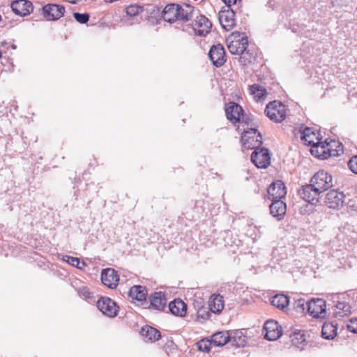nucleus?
<instances>
[{
    "label": "nucleus",
    "instance_id": "nucleus-1",
    "mask_svg": "<svg viewBox=\"0 0 357 357\" xmlns=\"http://www.w3.org/2000/svg\"><path fill=\"white\" fill-rule=\"evenodd\" d=\"M243 146L247 149H255L251 155V161L258 168H267L271 163V154L266 148H260L262 135L256 128H250L241 136Z\"/></svg>",
    "mask_w": 357,
    "mask_h": 357
},
{
    "label": "nucleus",
    "instance_id": "nucleus-2",
    "mask_svg": "<svg viewBox=\"0 0 357 357\" xmlns=\"http://www.w3.org/2000/svg\"><path fill=\"white\" fill-rule=\"evenodd\" d=\"M193 10L194 8L189 4L182 6L177 3H169L163 9L162 17L165 21L169 23L176 20L185 22L191 20Z\"/></svg>",
    "mask_w": 357,
    "mask_h": 357
},
{
    "label": "nucleus",
    "instance_id": "nucleus-3",
    "mask_svg": "<svg viewBox=\"0 0 357 357\" xmlns=\"http://www.w3.org/2000/svg\"><path fill=\"white\" fill-rule=\"evenodd\" d=\"M228 45L227 48L230 53L232 54H241L240 59H244L245 53L248 46V39L245 33H240L238 31L233 32L231 36L227 39Z\"/></svg>",
    "mask_w": 357,
    "mask_h": 357
},
{
    "label": "nucleus",
    "instance_id": "nucleus-4",
    "mask_svg": "<svg viewBox=\"0 0 357 357\" xmlns=\"http://www.w3.org/2000/svg\"><path fill=\"white\" fill-rule=\"evenodd\" d=\"M264 112L271 121L276 123L282 121L286 117L285 106L276 100L270 102L266 105Z\"/></svg>",
    "mask_w": 357,
    "mask_h": 357
},
{
    "label": "nucleus",
    "instance_id": "nucleus-5",
    "mask_svg": "<svg viewBox=\"0 0 357 357\" xmlns=\"http://www.w3.org/2000/svg\"><path fill=\"white\" fill-rule=\"evenodd\" d=\"M314 192H323L332 186V176L328 172L321 170L314 174Z\"/></svg>",
    "mask_w": 357,
    "mask_h": 357
},
{
    "label": "nucleus",
    "instance_id": "nucleus-6",
    "mask_svg": "<svg viewBox=\"0 0 357 357\" xmlns=\"http://www.w3.org/2000/svg\"><path fill=\"white\" fill-rule=\"evenodd\" d=\"M96 305L98 310L107 317H114L117 315L119 307L109 297H101L97 301Z\"/></svg>",
    "mask_w": 357,
    "mask_h": 357
},
{
    "label": "nucleus",
    "instance_id": "nucleus-7",
    "mask_svg": "<svg viewBox=\"0 0 357 357\" xmlns=\"http://www.w3.org/2000/svg\"><path fill=\"white\" fill-rule=\"evenodd\" d=\"M208 57L215 66L220 67L223 66L226 62L224 47L221 44L213 45L209 50Z\"/></svg>",
    "mask_w": 357,
    "mask_h": 357
},
{
    "label": "nucleus",
    "instance_id": "nucleus-8",
    "mask_svg": "<svg viewBox=\"0 0 357 357\" xmlns=\"http://www.w3.org/2000/svg\"><path fill=\"white\" fill-rule=\"evenodd\" d=\"M225 114L227 119L233 124L240 123L244 111L243 108L234 102H230L225 105Z\"/></svg>",
    "mask_w": 357,
    "mask_h": 357
},
{
    "label": "nucleus",
    "instance_id": "nucleus-9",
    "mask_svg": "<svg viewBox=\"0 0 357 357\" xmlns=\"http://www.w3.org/2000/svg\"><path fill=\"white\" fill-rule=\"evenodd\" d=\"M267 197L268 199L281 200L287 194L286 187L281 181L273 182L267 190Z\"/></svg>",
    "mask_w": 357,
    "mask_h": 357
},
{
    "label": "nucleus",
    "instance_id": "nucleus-10",
    "mask_svg": "<svg viewBox=\"0 0 357 357\" xmlns=\"http://www.w3.org/2000/svg\"><path fill=\"white\" fill-rule=\"evenodd\" d=\"M65 13V8L61 5L49 3L43 7V14L47 20H56Z\"/></svg>",
    "mask_w": 357,
    "mask_h": 357
},
{
    "label": "nucleus",
    "instance_id": "nucleus-11",
    "mask_svg": "<svg viewBox=\"0 0 357 357\" xmlns=\"http://www.w3.org/2000/svg\"><path fill=\"white\" fill-rule=\"evenodd\" d=\"M264 330L266 331L264 337L270 341L276 340L282 335V327L274 320L266 321Z\"/></svg>",
    "mask_w": 357,
    "mask_h": 357
},
{
    "label": "nucleus",
    "instance_id": "nucleus-12",
    "mask_svg": "<svg viewBox=\"0 0 357 357\" xmlns=\"http://www.w3.org/2000/svg\"><path fill=\"white\" fill-rule=\"evenodd\" d=\"M212 24L204 15L197 17L193 22V29L195 33L200 36H206L211 31Z\"/></svg>",
    "mask_w": 357,
    "mask_h": 357
},
{
    "label": "nucleus",
    "instance_id": "nucleus-13",
    "mask_svg": "<svg viewBox=\"0 0 357 357\" xmlns=\"http://www.w3.org/2000/svg\"><path fill=\"white\" fill-rule=\"evenodd\" d=\"M13 12L20 16L29 15L33 9V4L28 0H15L11 3Z\"/></svg>",
    "mask_w": 357,
    "mask_h": 357
},
{
    "label": "nucleus",
    "instance_id": "nucleus-14",
    "mask_svg": "<svg viewBox=\"0 0 357 357\" xmlns=\"http://www.w3.org/2000/svg\"><path fill=\"white\" fill-rule=\"evenodd\" d=\"M101 280L104 285L110 289H114L118 285L119 276L114 269L107 268L102 271Z\"/></svg>",
    "mask_w": 357,
    "mask_h": 357
},
{
    "label": "nucleus",
    "instance_id": "nucleus-15",
    "mask_svg": "<svg viewBox=\"0 0 357 357\" xmlns=\"http://www.w3.org/2000/svg\"><path fill=\"white\" fill-rule=\"evenodd\" d=\"M295 135L299 137L302 143L309 146L310 153L312 155V130L311 128L301 124L297 130Z\"/></svg>",
    "mask_w": 357,
    "mask_h": 357
},
{
    "label": "nucleus",
    "instance_id": "nucleus-16",
    "mask_svg": "<svg viewBox=\"0 0 357 357\" xmlns=\"http://www.w3.org/2000/svg\"><path fill=\"white\" fill-rule=\"evenodd\" d=\"M219 21L224 29L231 30L236 24L235 13L229 8L219 13Z\"/></svg>",
    "mask_w": 357,
    "mask_h": 357
},
{
    "label": "nucleus",
    "instance_id": "nucleus-17",
    "mask_svg": "<svg viewBox=\"0 0 357 357\" xmlns=\"http://www.w3.org/2000/svg\"><path fill=\"white\" fill-rule=\"evenodd\" d=\"M344 195L335 190L329 191L325 198V203L331 208H337L342 206Z\"/></svg>",
    "mask_w": 357,
    "mask_h": 357
},
{
    "label": "nucleus",
    "instance_id": "nucleus-18",
    "mask_svg": "<svg viewBox=\"0 0 357 357\" xmlns=\"http://www.w3.org/2000/svg\"><path fill=\"white\" fill-rule=\"evenodd\" d=\"M328 139H326L324 142H314V156L320 160H325L331 157L330 149L328 145Z\"/></svg>",
    "mask_w": 357,
    "mask_h": 357
},
{
    "label": "nucleus",
    "instance_id": "nucleus-19",
    "mask_svg": "<svg viewBox=\"0 0 357 357\" xmlns=\"http://www.w3.org/2000/svg\"><path fill=\"white\" fill-rule=\"evenodd\" d=\"M149 301L151 308L160 311L165 307L167 299L164 293L158 291L150 296Z\"/></svg>",
    "mask_w": 357,
    "mask_h": 357
},
{
    "label": "nucleus",
    "instance_id": "nucleus-20",
    "mask_svg": "<svg viewBox=\"0 0 357 357\" xmlns=\"http://www.w3.org/2000/svg\"><path fill=\"white\" fill-rule=\"evenodd\" d=\"M270 213L278 220L283 218L286 213V204L282 200H273L269 206Z\"/></svg>",
    "mask_w": 357,
    "mask_h": 357
},
{
    "label": "nucleus",
    "instance_id": "nucleus-21",
    "mask_svg": "<svg viewBox=\"0 0 357 357\" xmlns=\"http://www.w3.org/2000/svg\"><path fill=\"white\" fill-rule=\"evenodd\" d=\"M229 342L232 347H243L247 343V337L241 330L229 331Z\"/></svg>",
    "mask_w": 357,
    "mask_h": 357
},
{
    "label": "nucleus",
    "instance_id": "nucleus-22",
    "mask_svg": "<svg viewBox=\"0 0 357 357\" xmlns=\"http://www.w3.org/2000/svg\"><path fill=\"white\" fill-rule=\"evenodd\" d=\"M351 314V306L345 301H337L335 305L334 317L337 319H343Z\"/></svg>",
    "mask_w": 357,
    "mask_h": 357
},
{
    "label": "nucleus",
    "instance_id": "nucleus-23",
    "mask_svg": "<svg viewBox=\"0 0 357 357\" xmlns=\"http://www.w3.org/2000/svg\"><path fill=\"white\" fill-rule=\"evenodd\" d=\"M169 310L172 314L184 317L187 312V305L182 300L174 299L169 303Z\"/></svg>",
    "mask_w": 357,
    "mask_h": 357
},
{
    "label": "nucleus",
    "instance_id": "nucleus-24",
    "mask_svg": "<svg viewBox=\"0 0 357 357\" xmlns=\"http://www.w3.org/2000/svg\"><path fill=\"white\" fill-rule=\"evenodd\" d=\"M139 333L147 341L151 342L158 340L161 337L160 332L158 330L148 325L142 327Z\"/></svg>",
    "mask_w": 357,
    "mask_h": 357
},
{
    "label": "nucleus",
    "instance_id": "nucleus-25",
    "mask_svg": "<svg viewBox=\"0 0 357 357\" xmlns=\"http://www.w3.org/2000/svg\"><path fill=\"white\" fill-rule=\"evenodd\" d=\"M148 295V291L146 288L141 285L132 286L129 291V296L138 301H143L146 300Z\"/></svg>",
    "mask_w": 357,
    "mask_h": 357
},
{
    "label": "nucleus",
    "instance_id": "nucleus-26",
    "mask_svg": "<svg viewBox=\"0 0 357 357\" xmlns=\"http://www.w3.org/2000/svg\"><path fill=\"white\" fill-rule=\"evenodd\" d=\"M326 315V301L319 298H314V318H324Z\"/></svg>",
    "mask_w": 357,
    "mask_h": 357
},
{
    "label": "nucleus",
    "instance_id": "nucleus-27",
    "mask_svg": "<svg viewBox=\"0 0 357 357\" xmlns=\"http://www.w3.org/2000/svg\"><path fill=\"white\" fill-rule=\"evenodd\" d=\"M312 176L309 178V183L303 185L298 190V195L305 202L312 201Z\"/></svg>",
    "mask_w": 357,
    "mask_h": 357
},
{
    "label": "nucleus",
    "instance_id": "nucleus-28",
    "mask_svg": "<svg viewBox=\"0 0 357 357\" xmlns=\"http://www.w3.org/2000/svg\"><path fill=\"white\" fill-rule=\"evenodd\" d=\"M337 324L331 323H324L321 328V336L326 340H333L337 335Z\"/></svg>",
    "mask_w": 357,
    "mask_h": 357
},
{
    "label": "nucleus",
    "instance_id": "nucleus-29",
    "mask_svg": "<svg viewBox=\"0 0 357 357\" xmlns=\"http://www.w3.org/2000/svg\"><path fill=\"white\" fill-rule=\"evenodd\" d=\"M210 310L215 314H219L224 308V298L223 296L218 294L213 295L209 301Z\"/></svg>",
    "mask_w": 357,
    "mask_h": 357
},
{
    "label": "nucleus",
    "instance_id": "nucleus-30",
    "mask_svg": "<svg viewBox=\"0 0 357 357\" xmlns=\"http://www.w3.org/2000/svg\"><path fill=\"white\" fill-rule=\"evenodd\" d=\"M229 331L217 332L212 335L213 346L222 347L229 342Z\"/></svg>",
    "mask_w": 357,
    "mask_h": 357
},
{
    "label": "nucleus",
    "instance_id": "nucleus-31",
    "mask_svg": "<svg viewBox=\"0 0 357 357\" xmlns=\"http://www.w3.org/2000/svg\"><path fill=\"white\" fill-rule=\"evenodd\" d=\"M312 303V299L305 301V300L303 298H298L295 301L294 307L298 313L301 314H304L305 312V310H307L308 314L310 316H312V310H311Z\"/></svg>",
    "mask_w": 357,
    "mask_h": 357
},
{
    "label": "nucleus",
    "instance_id": "nucleus-32",
    "mask_svg": "<svg viewBox=\"0 0 357 357\" xmlns=\"http://www.w3.org/2000/svg\"><path fill=\"white\" fill-rule=\"evenodd\" d=\"M250 93L254 96V98L257 100L264 99L267 94L266 89L258 84H254L249 86Z\"/></svg>",
    "mask_w": 357,
    "mask_h": 357
},
{
    "label": "nucleus",
    "instance_id": "nucleus-33",
    "mask_svg": "<svg viewBox=\"0 0 357 357\" xmlns=\"http://www.w3.org/2000/svg\"><path fill=\"white\" fill-rule=\"evenodd\" d=\"M289 297L284 294H276L272 297L271 304L272 305L283 310L289 305Z\"/></svg>",
    "mask_w": 357,
    "mask_h": 357
},
{
    "label": "nucleus",
    "instance_id": "nucleus-34",
    "mask_svg": "<svg viewBox=\"0 0 357 357\" xmlns=\"http://www.w3.org/2000/svg\"><path fill=\"white\" fill-rule=\"evenodd\" d=\"M327 146H328L330 153H331V156L333 157L340 155L344 152L343 145L339 141L328 139Z\"/></svg>",
    "mask_w": 357,
    "mask_h": 357
},
{
    "label": "nucleus",
    "instance_id": "nucleus-35",
    "mask_svg": "<svg viewBox=\"0 0 357 357\" xmlns=\"http://www.w3.org/2000/svg\"><path fill=\"white\" fill-rule=\"evenodd\" d=\"M291 342L294 346L303 349V345L305 344L306 343L305 334L303 331L294 333L292 335Z\"/></svg>",
    "mask_w": 357,
    "mask_h": 357
},
{
    "label": "nucleus",
    "instance_id": "nucleus-36",
    "mask_svg": "<svg viewBox=\"0 0 357 357\" xmlns=\"http://www.w3.org/2000/svg\"><path fill=\"white\" fill-rule=\"evenodd\" d=\"M64 261L68 262L70 265L79 269H83L86 266V263L83 261H81L80 259L77 257L66 255L64 257Z\"/></svg>",
    "mask_w": 357,
    "mask_h": 357
},
{
    "label": "nucleus",
    "instance_id": "nucleus-37",
    "mask_svg": "<svg viewBox=\"0 0 357 357\" xmlns=\"http://www.w3.org/2000/svg\"><path fill=\"white\" fill-rule=\"evenodd\" d=\"M197 348L199 351H204V352H208L210 351L211 349V345H213V342L212 341H208V340H202L201 341H199V342H197Z\"/></svg>",
    "mask_w": 357,
    "mask_h": 357
},
{
    "label": "nucleus",
    "instance_id": "nucleus-38",
    "mask_svg": "<svg viewBox=\"0 0 357 357\" xmlns=\"http://www.w3.org/2000/svg\"><path fill=\"white\" fill-rule=\"evenodd\" d=\"M142 12V8L137 5H130L126 8V13L130 16H136Z\"/></svg>",
    "mask_w": 357,
    "mask_h": 357
},
{
    "label": "nucleus",
    "instance_id": "nucleus-39",
    "mask_svg": "<svg viewBox=\"0 0 357 357\" xmlns=\"http://www.w3.org/2000/svg\"><path fill=\"white\" fill-rule=\"evenodd\" d=\"M299 211L301 215H310L312 212V201L310 202V203L305 202L301 206Z\"/></svg>",
    "mask_w": 357,
    "mask_h": 357
},
{
    "label": "nucleus",
    "instance_id": "nucleus-40",
    "mask_svg": "<svg viewBox=\"0 0 357 357\" xmlns=\"http://www.w3.org/2000/svg\"><path fill=\"white\" fill-rule=\"evenodd\" d=\"M241 122L245 123V125H247L248 126H250L251 127L250 128H248V129L246 130V131L249 130L250 128H256L257 129V126H256V123L254 122V119L249 117V116H246L244 115V114H243V116H241ZM245 132V130H244V132H243V134Z\"/></svg>",
    "mask_w": 357,
    "mask_h": 357
},
{
    "label": "nucleus",
    "instance_id": "nucleus-41",
    "mask_svg": "<svg viewBox=\"0 0 357 357\" xmlns=\"http://www.w3.org/2000/svg\"><path fill=\"white\" fill-rule=\"evenodd\" d=\"M73 16L75 19L81 24H86L89 20V15L88 13H74Z\"/></svg>",
    "mask_w": 357,
    "mask_h": 357
},
{
    "label": "nucleus",
    "instance_id": "nucleus-42",
    "mask_svg": "<svg viewBox=\"0 0 357 357\" xmlns=\"http://www.w3.org/2000/svg\"><path fill=\"white\" fill-rule=\"evenodd\" d=\"M348 167L352 172L357 174V155L351 158L348 162Z\"/></svg>",
    "mask_w": 357,
    "mask_h": 357
},
{
    "label": "nucleus",
    "instance_id": "nucleus-43",
    "mask_svg": "<svg viewBox=\"0 0 357 357\" xmlns=\"http://www.w3.org/2000/svg\"><path fill=\"white\" fill-rule=\"evenodd\" d=\"M347 327L350 332L357 333V317L351 319Z\"/></svg>",
    "mask_w": 357,
    "mask_h": 357
},
{
    "label": "nucleus",
    "instance_id": "nucleus-44",
    "mask_svg": "<svg viewBox=\"0 0 357 357\" xmlns=\"http://www.w3.org/2000/svg\"><path fill=\"white\" fill-rule=\"evenodd\" d=\"M317 126L314 125V136H316L317 142H324V136L321 135L320 129L317 128Z\"/></svg>",
    "mask_w": 357,
    "mask_h": 357
},
{
    "label": "nucleus",
    "instance_id": "nucleus-45",
    "mask_svg": "<svg viewBox=\"0 0 357 357\" xmlns=\"http://www.w3.org/2000/svg\"><path fill=\"white\" fill-rule=\"evenodd\" d=\"M176 347V345L172 340H168L164 346V349L167 353H168L169 351L174 350Z\"/></svg>",
    "mask_w": 357,
    "mask_h": 357
},
{
    "label": "nucleus",
    "instance_id": "nucleus-46",
    "mask_svg": "<svg viewBox=\"0 0 357 357\" xmlns=\"http://www.w3.org/2000/svg\"><path fill=\"white\" fill-rule=\"evenodd\" d=\"M237 0H222V1L229 8L231 5L236 3Z\"/></svg>",
    "mask_w": 357,
    "mask_h": 357
},
{
    "label": "nucleus",
    "instance_id": "nucleus-47",
    "mask_svg": "<svg viewBox=\"0 0 357 357\" xmlns=\"http://www.w3.org/2000/svg\"><path fill=\"white\" fill-rule=\"evenodd\" d=\"M12 47H13V49H15V48H16V46H15V45H12Z\"/></svg>",
    "mask_w": 357,
    "mask_h": 357
},
{
    "label": "nucleus",
    "instance_id": "nucleus-48",
    "mask_svg": "<svg viewBox=\"0 0 357 357\" xmlns=\"http://www.w3.org/2000/svg\"><path fill=\"white\" fill-rule=\"evenodd\" d=\"M1 57V52H0V58Z\"/></svg>",
    "mask_w": 357,
    "mask_h": 357
}]
</instances>
